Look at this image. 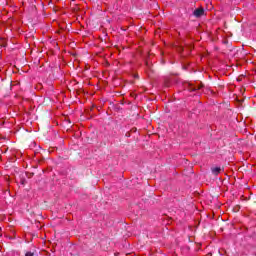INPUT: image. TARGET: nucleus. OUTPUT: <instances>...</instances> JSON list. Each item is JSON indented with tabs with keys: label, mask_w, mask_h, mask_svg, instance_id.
Returning <instances> with one entry per match:
<instances>
[{
	"label": "nucleus",
	"mask_w": 256,
	"mask_h": 256,
	"mask_svg": "<svg viewBox=\"0 0 256 256\" xmlns=\"http://www.w3.org/2000/svg\"><path fill=\"white\" fill-rule=\"evenodd\" d=\"M193 15L195 17H203V15H205V10L203 8H197L194 10Z\"/></svg>",
	"instance_id": "1"
},
{
	"label": "nucleus",
	"mask_w": 256,
	"mask_h": 256,
	"mask_svg": "<svg viewBox=\"0 0 256 256\" xmlns=\"http://www.w3.org/2000/svg\"><path fill=\"white\" fill-rule=\"evenodd\" d=\"M223 171V169H221V167H212L211 168V172L214 174V175H219V173H221Z\"/></svg>",
	"instance_id": "2"
},
{
	"label": "nucleus",
	"mask_w": 256,
	"mask_h": 256,
	"mask_svg": "<svg viewBox=\"0 0 256 256\" xmlns=\"http://www.w3.org/2000/svg\"><path fill=\"white\" fill-rule=\"evenodd\" d=\"M34 254L32 252H27L25 256H33Z\"/></svg>",
	"instance_id": "3"
},
{
	"label": "nucleus",
	"mask_w": 256,
	"mask_h": 256,
	"mask_svg": "<svg viewBox=\"0 0 256 256\" xmlns=\"http://www.w3.org/2000/svg\"><path fill=\"white\" fill-rule=\"evenodd\" d=\"M30 1L33 3L34 0H30Z\"/></svg>",
	"instance_id": "4"
}]
</instances>
